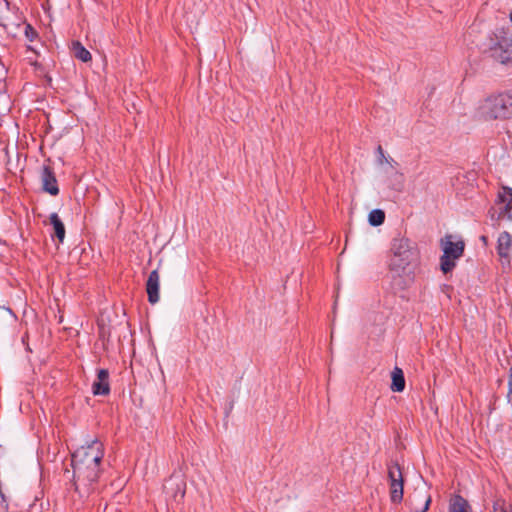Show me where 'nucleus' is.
Listing matches in <instances>:
<instances>
[{
    "mask_svg": "<svg viewBox=\"0 0 512 512\" xmlns=\"http://www.w3.org/2000/svg\"><path fill=\"white\" fill-rule=\"evenodd\" d=\"M494 512H506L505 503L503 500H497L495 502Z\"/></svg>",
    "mask_w": 512,
    "mask_h": 512,
    "instance_id": "23",
    "label": "nucleus"
},
{
    "mask_svg": "<svg viewBox=\"0 0 512 512\" xmlns=\"http://www.w3.org/2000/svg\"><path fill=\"white\" fill-rule=\"evenodd\" d=\"M390 481V497L394 503H400L403 499L404 479L400 466L394 463L388 467Z\"/></svg>",
    "mask_w": 512,
    "mask_h": 512,
    "instance_id": "6",
    "label": "nucleus"
},
{
    "mask_svg": "<svg viewBox=\"0 0 512 512\" xmlns=\"http://www.w3.org/2000/svg\"><path fill=\"white\" fill-rule=\"evenodd\" d=\"M391 390L393 392H402L405 389V378L404 373L401 368L394 367V369L391 372Z\"/></svg>",
    "mask_w": 512,
    "mask_h": 512,
    "instance_id": "13",
    "label": "nucleus"
},
{
    "mask_svg": "<svg viewBox=\"0 0 512 512\" xmlns=\"http://www.w3.org/2000/svg\"><path fill=\"white\" fill-rule=\"evenodd\" d=\"M507 399H508V402H512V367H510V369H509Z\"/></svg>",
    "mask_w": 512,
    "mask_h": 512,
    "instance_id": "22",
    "label": "nucleus"
},
{
    "mask_svg": "<svg viewBox=\"0 0 512 512\" xmlns=\"http://www.w3.org/2000/svg\"><path fill=\"white\" fill-rule=\"evenodd\" d=\"M24 32L29 41H33L37 36V32L30 24H25Z\"/></svg>",
    "mask_w": 512,
    "mask_h": 512,
    "instance_id": "20",
    "label": "nucleus"
},
{
    "mask_svg": "<svg viewBox=\"0 0 512 512\" xmlns=\"http://www.w3.org/2000/svg\"><path fill=\"white\" fill-rule=\"evenodd\" d=\"M497 202L504 204V206H512V188L503 186L498 193Z\"/></svg>",
    "mask_w": 512,
    "mask_h": 512,
    "instance_id": "17",
    "label": "nucleus"
},
{
    "mask_svg": "<svg viewBox=\"0 0 512 512\" xmlns=\"http://www.w3.org/2000/svg\"><path fill=\"white\" fill-rule=\"evenodd\" d=\"M382 182L388 190L400 193L405 187V176L396 167L385 168Z\"/></svg>",
    "mask_w": 512,
    "mask_h": 512,
    "instance_id": "8",
    "label": "nucleus"
},
{
    "mask_svg": "<svg viewBox=\"0 0 512 512\" xmlns=\"http://www.w3.org/2000/svg\"><path fill=\"white\" fill-rule=\"evenodd\" d=\"M50 224L53 226V237H56L60 243L64 241L65 238V226L62 220L59 218L57 213H52L49 217Z\"/></svg>",
    "mask_w": 512,
    "mask_h": 512,
    "instance_id": "14",
    "label": "nucleus"
},
{
    "mask_svg": "<svg viewBox=\"0 0 512 512\" xmlns=\"http://www.w3.org/2000/svg\"><path fill=\"white\" fill-rule=\"evenodd\" d=\"M0 507H1L2 511H6L8 508V504H7V501L5 499V495L3 494V492H0Z\"/></svg>",
    "mask_w": 512,
    "mask_h": 512,
    "instance_id": "24",
    "label": "nucleus"
},
{
    "mask_svg": "<svg viewBox=\"0 0 512 512\" xmlns=\"http://www.w3.org/2000/svg\"><path fill=\"white\" fill-rule=\"evenodd\" d=\"M482 52L501 63H512V37L501 32L489 36L481 45Z\"/></svg>",
    "mask_w": 512,
    "mask_h": 512,
    "instance_id": "3",
    "label": "nucleus"
},
{
    "mask_svg": "<svg viewBox=\"0 0 512 512\" xmlns=\"http://www.w3.org/2000/svg\"><path fill=\"white\" fill-rule=\"evenodd\" d=\"M103 456L104 447L98 440L81 446L72 454L74 486L80 496H88L94 490Z\"/></svg>",
    "mask_w": 512,
    "mask_h": 512,
    "instance_id": "1",
    "label": "nucleus"
},
{
    "mask_svg": "<svg viewBox=\"0 0 512 512\" xmlns=\"http://www.w3.org/2000/svg\"><path fill=\"white\" fill-rule=\"evenodd\" d=\"M72 50L77 59L83 62L91 61V53L80 42H73Z\"/></svg>",
    "mask_w": 512,
    "mask_h": 512,
    "instance_id": "16",
    "label": "nucleus"
},
{
    "mask_svg": "<svg viewBox=\"0 0 512 512\" xmlns=\"http://www.w3.org/2000/svg\"><path fill=\"white\" fill-rule=\"evenodd\" d=\"M443 255L440 258V267L444 274L451 272L456 266V260L463 256L465 242L459 236L446 234L440 240Z\"/></svg>",
    "mask_w": 512,
    "mask_h": 512,
    "instance_id": "4",
    "label": "nucleus"
},
{
    "mask_svg": "<svg viewBox=\"0 0 512 512\" xmlns=\"http://www.w3.org/2000/svg\"><path fill=\"white\" fill-rule=\"evenodd\" d=\"M164 490L167 495L173 497L175 500L179 497H184V483L179 478L172 477L164 485Z\"/></svg>",
    "mask_w": 512,
    "mask_h": 512,
    "instance_id": "12",
    "label": "nucleus"
},
{
    "mask_svg": "<svg viewBox=\"0 0 512 512\" xmlns=\"http://www.w3.org/2000/svg\"><path fill=\"white\" fill-rule=\"evenodd\" d=\"M419 262L417 245L408 238H395L391 245L389 269L394 276L412 280Z\"/></svg>",
    "mask_w": 512,
    "mask_h": 512,
    "instance_id": "2",
    "label": "nucleus"
},
{
    "mask_svg": "<svg viewBox=\"0 0 512 512\" xmlns=\"http://www.w3.org/2000/svg\"><path fill=\"white\" fill-rule=\"evenodd\" d=\"M482 113L486 119H507L512 116V95L500 94L489 97L482 106Z\"/></svg>",
    "mask_w": 512,
    "mask_h": 512,
    "instance_id": "5",
    "label": "nucleus"
},
{
    "mask_svg": "<svg viewBox=\"0 0 512 512\" xmlns=\"http://www.w3.org/2000/svg\"><path fill=\"white\" fill-rule=\"evenodd\" d=\"M448 512H471V507L462 496L454 495L450 499Z\"/></svg>",
    "mask_w": 512,
    "mask_h": 512,
    "instance_id": "15",
    "label": "nucleus"
},
{
    "mask_svg": "<svg viewBox=\"0 0 512 512\" xmlns=\"http://www.w3.org/2000/svg\"><path fill=\"white\" fill-rule=\"evenodd\" d=\"M159 286L160 276L157 270H153L146 282V291L148 295V301L151 304H155L159 301Z\"/></svg>",
    "mask_w": 512,
    "mask_h": 512,
    "instance_id": "10",
    "label": "nucleus"
},
{
    "mask_svg": "<svg viewBox=\"0 0 512 512\" xmlns=\"http://www.w3.org/2000/svg\"><path fill=\"white\" fill-rule=\"evenodd\" d=\"M94 395H108L110 392L109 373L106 369H100L97 374V379L92 385Z\"/></svg>",
    "mask_w": 512,
    "mask_h": 512,
    "instance_id": "11",
    "label": "nucleus"
},
{
    "mask_svg": "<svg viewBox=\"0 0 512 512\" xmlns=\"http://www.w3.org/2000/svg\"><path fill=\"white\" fill-rule=\"evenodd\" d=\"M499 217H506L508 220L512 221V206H503L499 212Z\"/></svg>",
    "mask_w": 512,
    "mask_h": 512,
    "instance_id": "21",
    "label": "nucleus"
},
{
    "mask_svg": "<svg viewBox=\"0 0 512 512\" xmlns=\"http://www.w3.org/2000/svg\"><path fill=\"white\" fill-rule=\"evenodd\" d=\"M511 249L512 236L507 231L501 232L497 238L496 250L504 271L511 270Z\"/></svg>",
    "mask_w": 512,
    "mask_h": 512,
    "instance_id": "7",
    "label": "nucleus"
},
{
    "mask_svg": "<svg viewBox=\"0 0 512 512\" xmlns=\"http://www.w3.org/2000/svg\"><path fill=\"white\" fill-rule=\"evenodd\" d=\"M41 181L43 190L52 196L59 193V188L54 172L49 166H44L41 173Z\"/></svg>",
    "mask_w": 512,
    "mask_h": 512,
    "instance_id": "9",
    "label": "nucleus"
},
{
    "mask_svg": "<svg viewBox=\"0 0 512 512\" xmlns=\"http://www.w3.org/2000/svg\"><path fill=\"white\" fill-rule=\"evenodd\" d=\"M369 223L372 225V226H379L381 225L384 220H385V213L384 211L380 210V209H375V210H372L370 213H369Z\"/></svg>",
    "mask_w": 512,
    "mask_h": 512,
    "instance_id": "18",
    "label": "nucleus"
},
{
    "mask_svg": "<svg viewBox=\"0 0 512 512\" xmlns=\"http://www.w3.org/2000/svg\"><path fill=\"white\" fill-rule=\"evenodd\" d=\"M377 153H378V164L379 165L382 166L384 164H387L389 166V168H394L398 165L397 162L392 157L385 156L384 150L381 146H378Z\"/></svg>",
    "mask_w": 512,
    "mask_h": 512,
    "instance_id": "19",
    "label": "nucleus"
},
{
    "mask_svg": "<svg viewBox=\"0 0 512 512\" xmlns=\"http://www.w3.org/2000/svg\"><path fill=\"white\" fill-rule=\"evenodd\" d=\"M480 240L484 243V245H487V243H488V238H487L486 236H484V235H483V236H481V237H480Z\"/></svg>",
    "mask_w": 512,
    "mask_h": 512,
    "instance_id": "25",
    "label": "nucleus"
}]
</instances>
